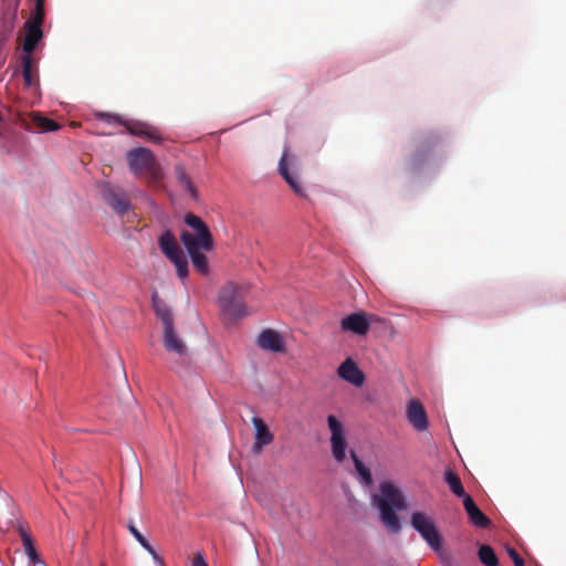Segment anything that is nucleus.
Masks as SVG:
<instances>
[{"label":"nucleus","mask_w":566,"mask_h":566,"mask_svg":"<svg viewBox=\"0 0 566 566\" xmlns=\"http://www.w3.org/2000/svg\"><path fill=\"white\" fill-rule=\"evenodd\" d=\"M185 223L190 227L195 233L184 230L180 240L190 256L192 265L201 275L209 274V263L205 252H209L214 248L212 234L208 226L200 217L193 213L185 216Z\"/></svg>","instance_id":"1"},{"label":"nucleus","mask_w":566,"mask_h":566,"mask_svg":"<svg viewBox=\"0 0 566 566\" xmlns=\"http://www.w3.org/2000/svg\"><path fill=\"white\" fill-rule=\"evenodd\" d=\"M380 494L374 495V503L380 511L381 522L394 533L401 530L396 511L406 509V501L401 491L391 482H382L379 486Z\"/></svg>","instance_id":"2"},{"label":"nucleus","mask_w":566,"mask_h":566,"mask_svg":"<svg viewBox=\"0 0 566 566\" xmlns=\"http://www.w3.org/2000/svg\"><path fill=\"white\" fill-rule=\"evenodd\" d=\"M247 287L235 283H227L219 292L218 304L222 313L231 319L242 318L249 315L244 304Z\"/></svg>","instance_id":"3"},{"label":"nucleus","mask_w":566,"mask_h":566,"mask_svg":"<svg viewBox=\"0 0 566 566\" xmlns=\"http://www.w3.org/2000/svg\"><path fill=\"white\" fill-rule=\"evenodd\" d=\"M128 167L135 176L147 175L150 184L161 179V170L153 151L148 148L137 147L126 154Z\"/></svg>","instance_id":"4"},{"label":"nucleus","mask_w":566,"mask_h":566,"mask_svg":"<svg viewBox=\"0 0 566 566\" xmlns=\"http://www.w3.org/2000/svg\"><path fill=\"white\" fill-rule=\"evenodd\" d=\"M98 117L109 124L117 123L124 126L133 136L145 138L157 144L161 142L159 129L146 122L138 119H125L119 115L105 113L99 114Z\"/></svg>","instance_id":"5"},{"label":"nucleus","mask_w":566,"mask_h":566,"mask_svg":"<svg viewBox=\"0 0 566 566\" xmlns=\"http://www.w3.org/2000/svg\"><path fill=\"white\" fill-rule=\"evenodd\" d=\"M158 245L165 256L176 266L178 277L181 280L187 279L189 274L187 258L170 230H165L160 234Z\"/></svg>","instance_id":"6"},{"label":"nucleus","mask_w":566,"mask_h":566,"mask_svg":"<svg viewBox=\"0 0 566 566\" xmlns=\"http://www.w3.org/2000/svg\"><path fill=\"white\" fill-rule=\"evenodd\" d=\"M411 526L421 535L427 544L434 552L442 547V536L440 535L433 520L422 512H415L410 518Z\"/></svg>","instance_id":"7"},{"label":"nucleus","mask_w":566,"mask_h":566,"mask_svg":"<svg viewBox=\"0 0 566 566\" xmlns=\"http://www.w3.org/2000/svg\"><path fill=\"white\" fill-rule=\"evenodd\" d=\"M331 430V449L336 462L342 463L346 459L347 441L342 422L333 415L327 417Z\"/></svg>","instance_id":"8"},{"label":"nucleus","mask_w":566,"mask_h":566,"mask_svg":"<svg viewBox=\"0 0 566 566\" xmlns=\"http://www.w3.org/2000/svg\"><path fill=\"white\" fill-rule=\"evenodd\" d=\"M374 315H367L364 312L352 313L340 321L343 332H350L358 336H366L370 329V323Z\"/></svg>","instance_id":"9"},{"label":"nucleus","mask_w":566,"mask_h":566,"mask_svg":"<svg viewBox=\"0 0 566 566\" xmlns=\"http://www.w3.org/2000/svg\"><path fill=\"white\" fill-rule=\"evenodd\" d=\"M407 419L417 431H426L429 426L427 412L417 399H412L407 406Z\"/></svg>","instance_id":"10"},{"label":"nucleus","mask_w":566,"mask_h":566,"mask_svg":"<svg viewBox=\"0 0 566 566\" xmlns=\"http://www.w3.org/2000/svg\"><path fill=\"white\" fill-rule=\"evenodd\" d=\"M337 375L343 380L360 387L364 384V373L358 368L357 364L352 358H346L338 367Z\"/></svg>","instance_id":"11"},{"label":"nucleus","mask_w":566,"mask_h":566,"mask_svg":"<svg viewBox=\"0 0 566 566\" xmlns=\"http://www.w3.org/2000/svg\"><path fill=\"white\" fill-rule=\"evenodd\" d=\"M258 345L264 350L281 353L284 350L282 336L274 329H264L258 337Z\"/></svg>","instance_id":"12"},{"label":"nucleus","mask_w":566,"mask_h":566,"mask_svg":"<svg viewBox=\"0 0 566 566\" xmlns=\"http://www.w3.org/2000/svg\"><path fill=\"white\" fill-rule=\"evenodd\" d=\"M252 423L255 429V441L253 444V451L260 453L263 447L272 443L274 437L269 430L266 423L259 417L252 418Z\"/></svg>","instance_id":"13"},{"label":"nucleus","mask_w":566,"mask_h":566,"mask_svg":"<svg viewBox=\"0 0 566 566\" xmlns=\"http://www.w3.org/2000/svg\"><path fill=\"white\" fill-rule=\"evenodd\" d=\"M464 510L470 522L480 528H486L491 525V520L478 507L473 499L469 495L463 500Z\"/></svg>","instance_id":"14"},{"label":"nucleus","mask_w":566,"mask_h":566,"mask_svg":"<svg viewBox=\"0 0 566 566\" xmlns=\"http://www.w3.org/2000/svg\"><path fill=\"white\" fill-rule=\"evenodd\" d=\"M163 343L168 352H174L179 356L187 354V346L182 339L178 337L174 325L164 327Z\"/></svg>","instance_id":"15"},{"label":"nucleus","mask_w":566,"mask_h":566,"mask_svg":"<svg viewBox=\"0 0 566 566\" xmlns=\"http://www.w3.org/2000/svg\"><path fill=\"white\" fill-rule=\"evenodd\" d=\"M286 155H287V151L285 150L283 153V156L280 159V163H279L280 174L282 175L284 180L289 184V186L292 188V190L295 192V195L305 198L306 195L304 192V189L302 188V186L298 182L297 175L291 172L287 169V166H286Z\"/></svg>","instance_id":"16"},{"label":"nucleus","mask_w":566,"mask_h":566,"mask_svg":"<svg viewBox=\"0 0 566 566\" xmlns=\"http://www.w3.org/2000/svg\"><path fill=\"white\" fill-rule=\"evenodd\" d=\"M105 201L119 216L126 214L130 209L128 199L113 190L105 193Z\"/></svg>","instance_id":"17"},{"label":"nucleus","mask_w":566,"mask_h":566,"mask_svg":"<svg viewBox=\"0 0 566 566\" xmlns=\"http://www.w3.org/2000/svg\"><path fill=\"white\" fill-rule=\"evenodd\" d=\"M151 302L153 308L156 315L161 319L164 327L174 325V317L169 306L165 303L164 300L159 297L157 293L153 294Z\"/></svg>","instance_id":"18"},{"label":"nucleus","mask_w":566,"mask_h":566,"mask_svg":"<svg viewBox=\"0 0 566 566\" xmlns=\"http://www.w3.org/2000/svg\"><path fill=\"white\" fill-rule=\"evenodd\" d=\"M27 28V34L23 43V50L27 53L25 55L32 54V52L35 50L38 43L41 41L43 36V32L41 27L31 25L25 23Z\"/></svg>","instance_id":"19"},{"label":"nucleus","mask_w":566,"mask_h":566,"mask_svg":"<svg viewBox=\"0 0 566 566\" xmlns=\"http://www.w3.org/2000/svg\"><path fill=\"white\" fill-rule=\"evenodd\" d=\"M438 136L430 135L423 138H419L416 142V153L413 155L415 163L421 161L428 153H430L438 144Z\"/></svg>","instance_id":"20"},{"label":"nucleus","mask_w":566,"mask_h":566,"mask_svg":"<svg viewBox=\"0 0 566 566\" xmlns=\"http://www.w3.org/2000/svg\"><path fill=\"white\" fill-rule=\"evenodd\" d=\"M444 481L449 485L451 492L455 496L461 497L462 501L464 500L465 496H469V494H467L464 491L460 476L451 469H448L444 472Z\"/></svg>","instance_id":"21"},{"label":"nucleus","mask_w":566,"mask_h":566,"mask_svg":"<svg viewBox=\"0 0 566 566\" xmlns=\"http://www.w3.org/2000/svg\"><path fill=\"white\" fill-rule=\"evenodd\" d=\"M129 533L136 538V541L153 556V558L158 563L163 564V559L158 556L154 547L149 544V542L143 536V534L138 531L133 522H129L127 525Z\"/></svg>","instance_id":"22"},{"label":"nucleus","mask_w":566,"mask_h":566,"mask_svg":"<svg viewBox=\"0 0 566 566\" xmlns=\"http://www.w3.org/2000/svg\"><path fill=\"white\" fill-rule=\"evenodd\" d=\"M350 458L354 462L355 470L360 476L361 482L365 485H370L373 483V476L370 470L361 462V460L357 457L355 451H350Z\"/></svg>","instance_id":"23"},{"label":"nucleus","mask_w":566,"mask_h":566,"mask_svg":"<svg viewBox=\"0 0 566 566\" xmlns=\"http://www.w3.org/2000/svg\"><path fill=\"white\" fill-rule=\"evenodd\" d=\"M32 124L40 132H54L60 128V125L46 117H42L39 114L32 115Z\"/></svg>","instance_id":"24"},{"label":"nucleus","mask_w":566,"mask_h":566,"mask_svg":"<svg viewBox=\"0 0 566 566\" xmlns=\"http://www.w3.org/2000/svg\"><path fill=\"white\" fill-rule=\"evenodd\" d=\"M478 556L480 562L485 566H497L499 559L493 551V548L489 545H481L478 552Z\"/></svg>","instance_id":"25"},{"label":"nucleus","mask_w":566,"mask_h":566,"mask_svg":"<svg viewBox=\"0 0 566 566\" xmlns=\"http://www.w3.org/2000/svg\"><path fill=\"white\" fill-rule=\"evenodd\" d=\"M176 176L182 188L190 193L192 198H197V189L193 186L191 179L187 176L182 166H176Z\"/></svg>","instance_id":"26"},{"label":"nucleus","mask_w":566,"mask_h":566,"mask_svg":"<svg viewBox=\"0 0 566 566\" xmlns=\"http://www.w3.org/2000/svg\"><path fill=\"white\" fill-rule=\"evenodd\" d=\"M20 536L23 543L24 552L30 558V560L33 563L38 562L39 556L33 545L31 536L23 528H20Z\"/></svg>","instance_id":"27"},{"label":"nucleus","mask_w":566,"mask_h":566,"mask_svg":"<svg viewBox=\"0 0 566 566\" xmlns=\"http://www.w3.org/2000/svg\"><path fill=\"white\" fill-rule=\"evenodd\" d=\"M44 21V0H35L30 19L25 22L31 25L42 27Z\"/></svg>","instance_id":"28"},{"label":"nucleus","mask_w":566,"mask_h":566,"mask_svg":"<svg viewBox=\"0 0 566 566\" xmlns=\"http://www.w3.org/2000/svg\"><path fill=\"white\" fill-rule=\"evenodd\" d=\"M22 75H23L25 86H28V87L32 86L33 85L32 57L30 55H24L22 57Z\"/></svg>","instance_id":"29"},{"label":"nucleus","mask_w":566,"mask_h":566,"mask_svg":"<svg viewBox=\"0 0 566 566\" xmlns=\"http://www.w3.org/2000/svg\"><path fill=\"white\" fill-rule=\"evenodd\" d=\"M509 555L512 558L515 566H524V562L522 557L518 555V553L515 549H509Z\"/></svg>","instance_id":"30"},{"label":"nucleus","mask_w":566,"mask_h":566,"mask_svg":"<svg viewBox=\"0 0 566 566\" xmlns=\"http://www.w3.org/2000/svg\"><path fill=\"white\" fill-rule=\"evenodd\" d=\"M192 566H208L202 554H196V556L192 559Z\"/></svg>","instance_id":"31"},{"label":"nucleus","mask_w":566,"mask_h":566,"mask_svg":"<svg viewBox=\"0 0 566 566\" xmlns=\"http://www.w3.org/2000/svg\"><path fill=\"white\" fill-rule=\"evenodd\" d=\"M101 566H105L104 564H102Z\"/></svg>","instance_id":"32"}]
</instances>
